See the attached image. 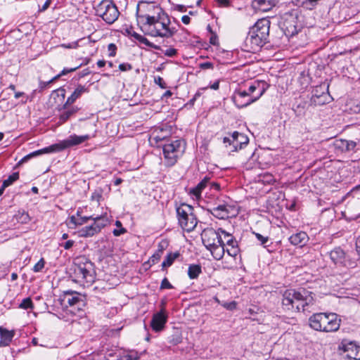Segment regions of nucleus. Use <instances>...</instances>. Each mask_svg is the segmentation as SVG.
<instances>
[{"label":"nucleus","mask_w":360,"mask_h":360,"mask_svg":"<svg viewBox=\"0 0 360 360\" xmlns=\"http://www.w3.org/2000/svg\"><path fill=\"white\" fill-rule=\"evenodd\" d=\"M59 300L63 307L72 308L70 311L73 314H75L73 309L79 310L84 303L78 292L71 290L65 291Z\"/></svg>","instance_id":"obj_9"},{"label":"nucleus","mask_w":360,"mask_h":360,"mask_svg":"<svg viewBox=\"0 0 360 360\" xmlns=\"http://www.w3.org/2000/svg\"><path fill=\"white\" fill-rule=\"evenodd\" d=\"M180 254L179 252H169L167 255L165 260L162 263L163 268L168 267L172 265L174 260L179 257Z\"/></svg>","instance_id":"obj_38"},{"label":"nucleus","mask_w":360,"mask_h":360,"mask_svg":"<svg viewBox=\"0 0 360 360\" xmlns=\"http://www.w3.org/2000/svg\"><path fill=\"white\" fill-rule=\"evenodd\" d=\"M168 243L167 240H163L158 243L157 252L162 255L163 251L167 248Z\"/></svg>","instance_id":"obj_52"},{"label":"nucleus","mask_w":360,"mask_h":360,"mask_svg":"<svg viewBox=\"0 0 360 360\" xmlns=\"http://www.w3.org/2000/svg\"><path fill=\"white\" fill-rule=\"evenodd\" d=\"M108 56L110 57H114L116 55L117 46L115 44L111 43V44H108Z\"/></svg>","instance_id":"obj_50"},{"label":"nucleus","mask_w":360,"mask_h":360,"mask_svg":"<svg viewBox=\"0 0 360 360\" xmlns=\"http://www.w3.org/2000/svg\"><path fill=\"white\" fill-rule=\"evenodd\" d=\"M330 96L328 92V85L321 84L314 87L311 91V103L314 105H322L330 101Z\"/></svg>","instance_id":"obj_12"},{"label":"nucleus","mask_w":360,"mask_h":360,"mask_svg":"<svg viewBox=\"0 0 360 360\" xmlns=\"http://www.w3.org/2000/svg\"><path fill=\"white\" fill-rule=\"evenodd\" d=\"M356 250L360 256V236H359L356 240Z\"/></svg>","instance_id":"obj_64"},{"label":"nucleus","mask_w":360,"mask_h":360,"mask_svg":"<svg viewBox=\"0 0 360 360\" xmlns=\"http://www.w3.org/2000/svg\"><path fill=\"white\" fill-rule=\"evenodd\" d=\"M127 32L129 35L134 37L136 40H137L141 44H143L146 45L148 47L153 48L156 50H161V48L158 45H155L153 43L150 42L147 38H146L144 36L134 32V30H127Z\"/></svg>","instance_id":"obj_24"},{"label":"nucleus","mask_w":360,"mask_h":360,"mask_svg":"<svg viewBox=\"0 0 360 360\" xmlns=\"http://www.w3.org/2000/svg\"><path fill=\"white\" fill-rule=\"evenodd\" d=\"M310 78L307 74L302 72L298 78V82L302 86V89L307 88L309 84Z\"/></svg>","instance_id":"obj_42"},{"label":"nucleus","mask_w":360,"mask_h":360,"mask_svg":"<svg viewBox=\"0 0 360 360\" xmlns=\"http://www.w3.org/2000/svg\"><path fill=\"white\" fill-rule=\"evenodd\" d=\"M338 315L335 313H318L309 319V326L316 330L333 332L338 330Z\"/></svg>","instance_id":"obj_5"},{"label":"nucleus","mask_w":360,"mask_h":360,"mask_svg":"<svg viewBox=\"0 0 360 360\" xmlns=\"http://www.w3.org/2000/svg\"><path fill=\"white\" fill-rule=\"evenodd\" d=\"M207 249L210 251L212 257L215 259L220 260L222 259L226 252L225 242L223 240V243L215 244L214 246L209 247Z\"/></svg>","instance_id":"obj_25"},{"label":"nucleus","mask_w":360,"mask_h":360,"mask_svg":"<svg viewBox=\"0 0 360 360\" xmlns=\"http://www.w3.org/2000/svg\"><path fill=\"white\" fill-rule=\"evenodd\" d=\"M339 263L348 268H353L356 266V262L349 258L343 251L339 250Z\"/></svg>","instance_id":"obj_35"},{"label":"nucleus","mask_w":360,"mask_h":360,"mask_svg":"<svg viewBox=\"0 0 360 360\" xmlns=\"http://www.w3.org/2000/svg\"><path fill=\"white\" fill-rule=\"evenodd\" d=\"M229 208L227 205H219L214 207L210 210V212L213 216L218 219H224L229 217Z\"/></svg>","instance_id":"obj_23"},{"label":"nucleus","mask_w":360,"mask_h":360,"mask_svg":"<svg viewBox=\"0 0 360 360\" xmlns=\"http://www.w3.org/2000/svg\"><path fill=\"white\" fill-rule=\"evenodd\" d=\"M155 83L158 84L161 89H165L167 88L166 83L165 82L164 79L158 76L157 77H155Z\"/></svg>","instance_id":"obj_54"},{"label":"nucleus","mask_w":360,"mask_h":360,"mask_svg":"<svg viewBox=\"0 0 360 360\" xmlns=\"http://www.w3.org/2000/svg\"><path fill=\"white\" fill-rule=\"evenodd\" d=\"M349 65L345 64L342 66L341 73L343 77H350L352 75V72L354 71V66L351 64V61H349Z\"/></svg>","instance_id":"obj_40"},{"label":"nucleus","mask_w":360,"mask_h":360,"mask_svg":"<svg viewBox=\"0 0 360 360\" xmlns=\"http://www.w3.org/2000/svg\"><path fill=\"white\" fill-rule=\"evenodd\" d=\"M314 304L313 293L304 288L288 289L282 295V309L289 313L311 312Z\"/></svg>","instance_id":"obj_2"},{"label":"nucleus","mask_w":360,"mask_h":360,"mask_svg":"<svg viewBox=\"0 0 360 360\" xmlns=\"http://www.w3.org/2000/svg\"><path fill=\"white\" fill-rule=\"evenodd\" d=\"M45 262L43 258H41L33 267L32 270L34 272H39L44 267Z\"/></svg>","instance_id":"obj_46"},{"label":"nucleus","mask_w":360,"mask_h":360,"mask_svg":"<svg viewBox=\"0 0 360 360\" xmlns=\"http://www.w3.org/2000/svg\"><path fill=\"white\" fill-rule=\"evenodd\" d=\"M288 22L287 20H285L283 22V26L285 27V28L287 29L288 32L289 33H290L291 34H293L294 32H296V27L294 24H290V25H288Z\"/></svg>","instance_id":"obj_53"},{"label":"nucleus","mask_w":360,"mask_h":360,"mask_svg":"<svg viewBox=\"0 0 360 360\" xmlns=\"http://www.w3.org/2000/svg\"><path fill=\"white\" fill-rule=\"evenodd\" d=\"M91 216V220L94 221V224L99 233L109 223V220L106 214L96 217H94L93 215Z\"/></svg>","instance_id":"obj_31"},{"label":"nucleus","mask_w":360,"mask_h":360,"mask_svg":"<svg viewBox=\"0 0 360 360\" xmlns=\"http://www.w3.org/2000/svg\"><path fill=\"white\" fill-rule=\"evenodd\" d=\"M223 143L225 144L226 147L230 146L232 148V136L231 137H224L223 139Z\"/></svg>","instance_id":"obj_62"},{"label":"nucleus","mask_w":360,"mask_h":360,"mask_svg":"<svg viewBox=\"0 0 360 360\" xmlns=\"http://www.w3.org/2000/svg\"><path fill=\"white\" fill-rule=\"evenodd\" d=\"M255 235L256 238L258 240V241L260 243V245H263L264 247H266V243L269 240V238L268 236H263L262 234L259 233H254Z\"/></svg>","instance_id":"obj_44"},{"label":"nucleus","mask_w":360,"mask_h":360,"mask_svg":"<svg viewBox=\"0 0 360 360\" xmlns=\"http://www.w3.org/2000/svg\"><path fill=\"white\" fill-rule=\"evenodd\" d=\"M92 216L89 217H79L72 215L69 217L68 226L70 229H75L77 226H82L86 224L89 220H91Z\"/></svg>","instance_id":"obj_27"},{"label":"nucleus","mask_w":360,"mask_h":360,"mask_svg":"<svg viewBox=\"0 0 360 360\" xmlns=\"http://www.w3.org/2000/svg\"><path fill=\"white\" fill-rule=\"evenodd\" d=\"M136 18L141 30L153 37L169 39L177 32L171 27L169 15L160 6L140 2L136 7Z\"/></svg>","instance_id":"obj_1"},{"label":"nucleus","mask_w":360,"mask_h":360,"mask_svg":"<svg viewBox=\"0 0 360 360\" xmlns=\"http://www.w3.org/2000/svg\"><path fill=\"white\" fill-rule=\"evenodd\" d=\"M173 285L169 283L167 278H164L160 284V290L163 289H172Z\"/></svg>","instance_id":"obj_47"},{"label":"nucleus","mask_w":360,"mask_h":360,"mask_svg":"<svg viewBox=\"0 0 360 360\" xmlns=\"http://www.w3.org/2000/svg\"><path fill=\"white\" fill-rule=\"evenodd\" d=\"M339 352L343 358L349 360H360V345L355 341L342 340L339 345Z\"/></svg>","instance_id":"obj_10"},{"label":"nucleus","mask_w":360,"mask_h":360,"mask_svg":"<svg viewBox=\"0 0 360 360\" xmlns=\"http://www.w3.org/2000/svg\"><path fill=\"white\" fill-rule=\"evenodd\" d=\"M75 244V241L69 240L64 243H60V245L63 247L65 250H70Z\"/></svg>","instance_id":"obj_57"},{"label":"nucleus","mask_w":360,"mask_h":360,"mask_svg":"<svg viewBox=\"0 0 360 360\" xmlns=\"http://www.w3.org/2000/svg\"><path fill=\"white\" fill-rule=\"evenodd\" d=\"M112 233L115 236H120L122 234L127 233V229L125 228L121 227L119 229H114Z\"/></svg>","instance_id":"obj_60"},{"label":"nucleus","mask_w":360,"mask_h":360,"mask_svg":"<svg viewBox=\"0 0 360 360\" xmlns=\"http://www.w3.org/2000/svg\"><path fill=\"white\" fill-rule=\"evenodd\" d=\"M279 0H255L254 3L257 4V8L262 11H269L274 7Z\"/></svg>","instance_id":"obj_29"},{"label":"nucleus","mask_w":360,"mask_h":360,"mask_svg":"<svg viewBox=\"0 0 360 360\" xmlns=\"http://www.w3.org/2000/svg\"><path fill=\"white\" fill-rule=\"evenodd\" d=\"M80 66H81V65H78L77 67L72 68H64L60 72V75L63 76V75H67L68 73L72 72L75 71L76 70H77Z\"/></svg>","instance_id":"obj_61"},{"label":"nucleus","mask_w":360,"mask_h":360,"mask_svg":"<svg viewBox=\"0 0 360 360\" xmlns=\"http://www.w3.org/2000/svg\"><path fill=\"white\" fill-rule=\"evenodd\" d=\"M99 232L96 229L94 224L91 225L86 226L78 231V235L82 238H89L95 236Z\"/></svg>","instance_id":"obj_30"},{"label":"nucleus","mask_w":360,"mask_h":360,"mask_svg":"<svg viewBox=\"0 0 360 360\" xmlns=\"http://www.w3.org/2000/svg\"><path fill=\"white\" fill-rule=\"evenodd\" d=\"M221 231H224L222 229L219 228L217 230L213 228L205 229L201 233V238L202 243L206 248L214 246L215 244L223 243V234Z\"/></svg>","instance_id":"obj_11"},{"label":"nucleus","mask_w":360,"mask_h":360,"mask_svg":"<svg viewBox=\"0 0 360 360\" xmlns=\"http://www.w3.org/2000/svg\"><path fill=\"white\" fill-rule=\"evenodd\" d=\"M90 139V136L89 134L83 135V136H77V134H72L68 136V139L59 141L61 151L63 150L73 147L75 146L79 145L84 141L89 140Z\"/></svg>","instance_id":"obj_16"},{"label":"nucleus","mask_w":360,"mask_h":360,"mask_svg":"<svg viewBox=\"0 0 360 360\" xmlns=\"http://www.w3.org/2000/svg\"><path fill=\"white\" fill-rule=\"evenodd\" d=\"M162 257V254L158 252H155L149 259L148 260V262L150 264H156L161 258Z\"/></svg>","instance_id":"obj_45"},{"label":"nucleus","mask_w":360,"mask_h":360,"mask_svg":"<svg viewBox=\"0 0 360 360\" xmlns=\"http://www.w3.org/2000/svg\"><path fill=\"white\" fill-rule=\"evenodd\" d=\"M356 146V143L354 141L343 139H339V149L342 151L349 152L354 150Z\"/></svg>","instance_id":"obj_34"},{"label":"nucleus","mask_w":360,"mask_h":360,"mask_svg":"<svg viewBox=\"0 0 360 360\" xmlns=\"http://www.w3.org/2000/svg\"><path fill=\"white\" fill-rule=\"evenodd\" d=\"M162 149L165 165L167 167H172L184 154L186 149V143L183 139H176L165 143Z\"/></svg>","instance_id":"obj_7"},{"label":"nucleus","mask_w":360,"mask_h":360,"mask_svg":"<svg viewBox=\"0 0 360 360\" xmlns=\"http://www.w3.org/2000/svg\"><path fill=\"white\" fill-rule=\"evenodd\" d=\"M34 307L32 300L30 297H27L22 300L19 305V308L23 309H32Z\"/></svg>","instance_id":"obj_43"},{"label":"nucleus","mask_w":360,"mask_h":360,"mask_svg":"<svg viewBox=\"0 0 360 360\" xmlns=\"http://www.w3.org/2000/svg\"><path fill=\"white\" fill-rule=\"evenodd\" d=\"M249 142V139L243 133L234 131L232 134V148H230L229 153L236 152L242 149Z\"/></svg>","instance_id":"obj_18"},{"label":"nucleus","mask_w":360,"mask_h":360,"mask_svg":"<svg viewBox=\"0 0 360 360\" xmlns=\"http://www.w3.org/2000/svg\"><path fill=\"white\" fill-rule=\"evenodd\" d=\"M217 2L223 7H229L231 5L229 0H216Z\"/></svg>","instance_id":"obj_63"},{"label":"nucleus","mask_w":360,"mask_h":360,"mask_svg":"<svg viewBox=\"0 0 360 360\" xmlns=\"http://www.w3.org/2000/svg\"><path fill=\"white\" fill-rule=\"evenodd\" d=\"M89 89L85 86L79 84L72 94L67 98L66 102L63 106V109H65L67 106L74 103L77 99L79 98L84 94L89 93Z\"/></svg>","instance_id":"obj_21"},{"label":"nucleus","mask_w":360,"mask_h":360,"mask_svg":"<svg viewBox=\"0 0 360 360\" xmlns=\"http://www.w3.org/2000/svg\"><path fill=\"white\" fill-rule=\"evenodd\" d=\"M63 110L64 111H63L59 116L60 124H63L67 120H68L79 110V108L77 106H72L70 108H68L67 106L66 108Z\"/></svg>","instance_id":"obj_32"},{"label":"nucleus","mask_w":360,"mask_h":360,"mask_svg":"<svg viewBox=\"0 0 360 360\" xmlns=\"http://www.w3.org/2000/svg\"><path fill=\"white\" fill-rule=\"evenodd\" d=\"M297 6L305 10H314L321 0H292Z\"/></svg>","instance_id":"obj_28"},{"label":"nucleus","mask_w":360,"mask_h":360,"mask_svg":"<svg viewBox=\"0 0 360 360\" xmlns=\"http://www.w3.org/2000/svg\"><path fill=\"white\" fill-rule=\"evenodd\" d=\"M210 177L205 176L200 182H199L195 187L190 189L188 194L193 200H198L201 197L202 191L210 184Z\"/></svg>","instance_id":"obj_20"},{"label":"nucleus","mask_w":360,"mask_h":360,"mask_svg":"<svg viewBox=\"0 0 360 360\" xmlns=\"http://www.w3.org/2000/svg\"><path fill=\"white\" fill-rule=\"evenodd\" d=\"M15 219L20 224H27L30 221L31 217L25 210H19L14 216Z\"/></svg>","instance_id":"obj_37"},{"label":"nucleus","mask_w":360,"mask_h":360,"mask_svg":"<svg viewBox=\"0 0 360 360\" xmlns=\"http://www.w3.org/2000/svg\"><path fill=\"white\" fill-rule=\"evenodd\" d=\"M202 273V268L200 264H190L188 268V276L191 279H195Z\"/></svg>","instance_id":"obj_36"},{"label":"nucleus","mask_w":360,"mask_h":360,"mask_svg":"<svg viewBox=\"0 0 360 360\" xmlns=\"http://www.w3.org/2000/svg\"><path fill=\"white\" fill-rule=\"evenodd\" d=\"M167 321V316L165 313V309H162L159 312L153 314L150 326L155 332H160L163 330Z\"/></svg>","instance_id":"obj_17"},{"label":"nucleus","mask_w":360,"mask_h":360,"mask_svg":"<svg viewBox=\"0 0 360 360\" xmlns=\"http://www.w3.org/2000/svg\"><path fill=\"white\" fill-rule=\"evenodd\" d=\"M119 69L122 72H126V71L131 70L132 69V66L131 64H129L128 63H124L120 64Z\"/></svg>","instance_id":"obj_55"},{"label":"nucleus","mask_w":360,"mask_h":360,"mask_svg":"<svg viewBox=\"0 0 360 360\" xmlns=\"http://www.w3.org/2000/svg\"><path fill=\"white\" fill-rule=\"evenodd\" d=\"M199 68L202 70L212 69L214 68V65L210 62H205L200 63Z\"/></svg>","instance_id":"obj_56"},{"label":"nucleus","mask_w":360,"mask_h":360,"mask_svg":"<svg viewBox=\"0 0 360 360\" xmlns=\"http://www.w3.org/2000/svg\"><path fill=\"white\" fill-rule=\"evenodd\" d=\"M269 84L264 81L255 80L250 83L246 91L257 101L264 94Z\"/></svg>","instance_id":"obj_15"},{"label":"nucleus","mask_w":360,"mask_h":360,"mask_svg":"<svg viewBox=\"0 0 360 360\" xmlns=\"http://www.w3.org/2000/svg\"><path fill=\"white\" fill-rule=\"evenodd\" d=\"M270 25L269 19L262 18L250 28L245 41L246 46H250V51H258L268 41Z\"/></svg>","instance_id":"obj_4"},{"label":"nucleus","mask_w":360,"mask_h":360,"mask_svg":"<svg viewBox=\"0 0 360 360\" xmlns=\"http://www.w3.org/2000/svg\"><path fill=\"white\" fill-rule=\"evenodd\" d=\"M221 305L228 310H233L236 308L237 303L235 301H232L230 302H223Z\"/></svg>","instance_id":"obj_48"},{"label":"nucleus","mask_w":360,"mask_h":360,"mask_svg":"<svg viewBox=\"0 0 360 360\" xmlns=\"http://www.w3.org/2000/svg\"><path fill=\"white\" fill-rule=\"evenodd\" d=\"M70 271L72 281L80 285L89 286L95 281L96 274L94 264L86 256L75 258Z\"/></svg>","instance_id":"obj_3"},{"label":"nucleus","mask_w":360,"mask_h":360,"mask_svg":"<svg viewBox=\"0 0 360 360\" xmlns=\"http://www.w3.org/2000/svg\"><path fill=\"white\" fill-rule=\"evenodd\" d=\"M162 51L164 55L167 57H174L177 54V50L174 48H169Z\"/></svg>","instance_id":"obj_51"},{"label":"nucleus","mask_w":360,"mask_h":360,"mask_svg":"<svg viewBox=\"0 0 360 360\" xmlns=\"http://www.w3.org/2000/svg\"><path fill=\"white\" fill-rule=\"evenodd\" d=\"M15 330H9L2 326H0V347H7L12 342L15 336Z\"/></svg>","instance_id":"obj_22"},{"label":"nucleus","mask_w":360,"mask_h":360,"mask_svg":"<svg viewBox=\"0 0 360 360\" xmlns=\"http://www.w3.org/2000/svg\"><path fill=\"white\" fill-rule=\"evenodd\" d=\"M193 210L191 205L186 203H182L176 208L178 224L182 229L188 233L193 231L198 224V219Z\"/></svg>","instance_id":"obj_6"},{"label":"nucleus","mask_w":360,"mask_h":360,"mask_svg":"<svg viewBox=\"0 0 360 360\" xmlns=\"http://www.w3.org/2000/svg\"><path fill=\"white\" fill-rule=\"evenodd\" d=\"M353 210L352 208L349 209V216L347 215L346 211H341V214L342 217L345 218L346 219H354L356 217V214L353 213Z\"/></svg>","instance_id":"obj_49"},{"label":"nucleus","mask_w":360,"mask_h":360,"mask_svg":"<svg viewBox=\"0 0 360 360\" xmlns=\"http://www.w3.org/2000/svg\"><path fill=\"white\" fill-rule=\"evenodd\" d=\"M288 240L292 245L302 247L307 242L308 236L305 232L300 231L292 234Z\"/></svg>","instance_id":"obj_26"},{"label":"nucleus","mask_w":360,"mask_h":360,"mask_svg":"<svg viewBox=\"0 0 360 360\" xmlns=\"http://www.w3.org/2000/svg\"><path fill=\"white\" fill-rule=\"evenodd\" d=\"M96 15L106 23L112 24L117 20L120 12L112 0H103L95 8Z\"/></svg>","instance_id":"obj_8"},{"label":"nucleus","mask_w":360,"mask_h":360,"mask_svg":"<svg viewBox=\"0 0 360 360\" xmlns=\"http://www.w3.org/2000/svg\"><path fill=\"white\" fill-rule=\"evenodd\" d=\"M232 98L234 103L238 108L247 107L251 103L257 101L255 98L252 97V95H250L246 91V89H242L241 88L234 92Z\"/></svg>","instance_id":"obj_13"},{"label":"nucleus","mask_w":360,"mask_h":360,"mask_svg":"<svg viewBox=\"0 0 360 360\" xmlns=\"http://www.w3.org/2000/svg\"><path fill=\"white\" fill-rule=\"evenodd\" d=\"M19 179V173L13 172L3 181L4 187H8Z\"/></svg>","instance_id":"obj_41"},{"label":"nucleus","mask_w":360,"mask_h":360,"mask_svg":"<svg viewBox=\"0 0 360 360\" xmlns=\"http://www.w3.org/2000/svg\"><path fill=\"white\" fill-rule=\"evenodd\" d=\"M41 154H45V153H57L60 152L61 148L59 142L52 144L48 147H45L44 148L40 149Z\"/></svg>","instance_id":"obj_39"},{"label":"nucleus","mask_w":360,"mask_h":360,"mask_svg":"<svg viewBox=\"0 0 360 360\" xmlns=\"http://www.w3.org/2000/svg\"><path fill=\"white\" fill-rule=\"evenodd\" d=\"M221 232L223 234L222 238L225 242V245L227 246L226 252L229 256L236 259L240 253V248H238L237 240L231 234L229 233L226 231Z\"/></svg>","instance_id":"obj_14"},{"label":"nucleus","mask_w":360,"mask_h":360,"mask_svg":"<svg viewBox=\"0 0 360 360\" xmlns=\"http://www.w3.org/2000/svg\"><path fill=\"white\" fill-rule=\"evenodd\" d=\"M344 112H348L349 113H360V104L358 101L350 99L345 104V108L342 109Z\"/></svg>","instance_id":"obj_33"},{"label":"nucleus","mask_w":360,"mask_h":360,"mask_svg":"<svg viewBox=\"0 0 360 360\" xmlns=\"http://www.w3.org/2000/svg\"><path fill=\"white\" fill-rule=\"evenodd\" d=\"M211 37L210 38V43L212 45H218L219 44V40H218V37L217 35L216 34V33H212L211 34Z\"/></svg>","instance_id":"obj_58"},{"label":"nucleus","mask_w":360,"mask_h":360,"mask_svg":"<svg viewBox=\"0 0 360 360\" xmlns=\"http://www.w3.org/2000/svg\"><path fill=\"white\" fill-rule=\"evenodd\" d=\"M248 313L249 316H247L246 319H249L252 321H258V319L256 317H255L256 312L254 311L253 309L250 308L248 311Z\"/></svg>","instance_id":"obj_59"},{"label":"nucleus","mask_w":360,"mask_h":360,"mask_svg":"<svg viewBox=\"0 0 360 360\" xmlns=\"http://www.w3.org/2000/svg\"><path fill=\"white\" fill-rule=\"evenodd\" d=\"M339 192L342 194L340 200H339V204L347 202L350 203L354 200V199L359 198L360 195V185L353 187L349 191L343 190L342 188H339Z\"/></svg>","instance_id":"obj_19"}]
</instances>
